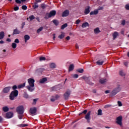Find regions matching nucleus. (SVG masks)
<instances>
[{
  "mask_svg": "<svg viewBox=\"0 0 129 129\" xmlns=\"http://www.w3.org/2000/svg\"><path fill=\"white\" fill-rule=\"evenodd\" d=\"M28 86H26L28 90L30 92H33L35 90V80L30 78L28 79Z\"/></svg>",
  "mask_w": 129,
  "mask_h": 129,
  "instance_id": "obj_1",
  "label": "nucleus"
},
{
  "mask_svg": "<svg viewBox=\"0 0 129 129\" xmlns=\"http://www.w3.org/2000/svg\"><path fill=\"white\" fill-rule=\"evenodd\" d=\"M120 90H121L120 85H117V87L114 88L110 93V96H114V95H116V94H117V93H118Z\"/></svg>",
  "mask_w": 129,
  "mask_h": 129,
  "instance_id": "obj_2",
  "label": "nucleus"
},
{
  "mask_svg": "<svg viewBox=\"0 0 129 129\" xmlns=\"http://www.w3.org/2000/svg\"><path fill=\"white\" fill-rule=\"evenodd\" d=\"M19 94V91L18 90H15L12 91L10 95V99L11 100H14L15 98L18 96Z\"/></svg>",
  "mask_w": 129,
  "mask_h": 129,
  "instance_id": "obj_3",
  "label": "nucleus"
},
{
  "mask_svg": "<svg viewBox=\"0 0 129 129\" xmlns=\"http://www.w3.org/2000/svg\"><path fill=\"white\" fill-rule=\"evenodd\" d=\"M16 111L19 114H23L24 113V106H19L16 108Z\"/></svg>",
  "mask_w": 129,
  "mask_h": 129,
  "instance_id": "obj_4",
  "label": "nucleus"
},
{
  "mask_svg": "<svg viewBox=\"0 0 129 129\" xmlns=\"http://www.w3.org/2000/svg\"><path fill=\"white\" fill-rule=\"evenodd\" d=\"M116 123L120 126L122 125V116H119L116 118Z\"/></svg>",
  "mask_w": 129,
  "mask_h": 129,
  "instance_id": "obj_5",
  "label": "nucleus"
},
{
  "mask_svg": "<svg viewBox=\"0 0 129 129\" xmlns=\"http://www.w3.org/2000/svg\"><path fill=\"white\" fill-rule=\"evenodd\" d=\"M82 79H84L88 84H89L90 85H92L93 83L92 82H90V79H89V78L86 77V76H83L82 78Z\"/></svg>",
  "mask_w": 129,
  "mask_h": 129,
  "instance_id": "obj_6",
  "label": "nucleus"
},
{
  "mask_svg": "<svg viewBox=\"0 0 129 129\" xmlns=\"http://www.w3.org/2000/svg\"><path fill=\"white\" fill-rule=\"evenodd\" d=\"M70 94H71V91H70V90H68L66 91V92L64 93L63 96L66 100H67V99L69 98Z\"/></svg>",
  "mask_w": 129,
  "mask_h": 129,
  "instance_id": "obj_7",
  "label": "nucleus"
},
{
  "mask_svg": "<svg viewBox=\"0 0 129 129\" xmlns=\"http://www.w3.org/2000/svg\"><path fill=\"white\" fill-rule=\"evenodd\" d=\"M90 114H91V111H89L85 116V118L86 119L88 123L90 122Z\"/></svg>",
  "mask_w": 129,
  "mask_h": 129,
  "instance_id": "obj_8",
  "label": "nucleus"
},
{
  "mask_svg": "<svg viewBox=\"0 0 129 129\" xmlns=\"http://www.w3.org/2000/svg\"><path fill=\"white\" fill-rule=\"evenodd\" d=\"M30 112L31 114H35V113L37 112V108H36V107L31 108Z\"/></svg>",
  "mask_w": 129,
  "mask_h": 129,
  "instance_id": "obj_9",
  "label": "nucleus"
},
{
  "mask_svg": "<svg viewBox=\"0 0 129 129\" xmlns=\"http://www.w3.org/2000/svg\"><path fill=\"white\" fill-rule=\"evenodd\" d=\"M11 88H12L11 87H7L5 88L3 90V92L4 93H9L11 90Z\"/></svg>",
  "mask_w": 129,
  "mask_h": 129,
  "instance_id": "obj_10",
  "label": "nucleus"
},
{
  "mask_svg": "<svg viewBox=\"0 0 129 129\" xmlns=\"http://www.w3.org/2000/svg\"><path fill=\"white\" fill-rule=\"evenodd\" d=\"M62 17H68L69 16V10H65L62 14Z\"/></svg>",
  "mask_w": 129,
  "mask_h": 129,
  "instance_id": "obj_11",
  "label": "nucleus"
},
{
  "mask_svg": "<svg viewBox=\"0 0 129 129\" xmlns=\"http://www.w3.org/2000/svg\"><path fill=\"white\" fill-rule=\"evenodd\" d=\"M14 115V113L12 112H9L6 113V117L7 118H11Z\"/></svg>",
  "mask_w": 129,
  "mask_h": 129,
  "instance_id": "obj_12",
  "label": "nucleus"
},
{
  "mask_svg": "<svg viewBox=\"0 0 129 129\" xmlns=\"http://www.w3.org/2000/svg\"><path fill=\"white\" fill-rule=\"evenodd\" d=\"M21 33V31L18 30V28H16L13 30V35H18Z\"/></svg>",
  "mask_w": 129,
  "mask_h": 129,
  "instance_id": "obj_13",
  "label": "nucleus"
},
{
  "mask_svg": "<svg viewBox=\"0 0 129 129\" xmlns=\"http://www.w3.org/2000/svg\"><path fill=\"white\" fill-rule=\"evenodd\" d=\"M49 16H50V18H52V17L56 16V11L53 10L52 11H50L49 13Z\"/></svg>",
  "mask_w": 129,
  "mask_h": 129,
  "instance_id": "obj_14",
  "label": "nucleus"
},
{
  "mask_svg": "<svg viewBox=\"0 0 129 129\" xmlns=\"http://www.w3.org/2000/svg\"><path fill=\"white\" fill-rule=\"evenodd\" d=\"M74 67H75L74 64H70L69 67V72L73 71V70H74Z\"/></svg>",
  "mask_w": 129,
  "mask_h": 129,
  "instance_id": "obj_15",
  "label": "nucleus"
},
{
  "mask_svg": "<svg viewBox=\"0 0 129 129\" xmlns=\"http://www.w3.org/2000/svg\"><path fill=\"white\" fill-rule=\"evenodd\" d=\"M100 29H99V28L97 27L94 30V34H99V33H100Z\"/></svg>",
  "mask_w": 129,
  "mask_h": 129,
  "instance_id": "obj_16",
  "label": "nucleus"
},
{
  "mask_svg": "<svg viewBox=\"0 0 129 129\" xmlns=\"http://www.w3.org/2000/svg\"><path fill=\"white\" fill-rule=\"evenodd\" d=\"M90 7L89 6H88L87 8L85 9V14L86 15L89 14V13H90Z\"/></svg>",
  "mask_w": 129,
  "mask_h": 129,
  "instance_id": "obj_17",
  "label": "nucleus"
},
{
  "mask_svg": "<svg viewBox=\"0 0 129 129\" xmlns=\"http://www.w3.org/2000/svg\"><path fill=\"white\" fill-rule=\"evenodd\" d=\"M24 40L25 42L27 43V42L29 41V40H30V36H29L28 35H25L24 36Z\"/></svg>",
  "mask_w": 129,
  "mask_h": 129,
  "instance_id": "obj_18",
  "label": "nucleus"
},
{
  "mask_svg": "<svg viewBox=\"0 0 129 129\" xmlns=\"http://www.w3.org/2000/svg\"><path fill=\"white\" fill-rule=\"evenodd\" d=\"M5 38V32L4 31H2L0 32V40H3Z\"/></svg>",
  "mask_w": 129,
  "mask_h": 129,
  "instance_id": "obj_19",
  "label": "nucleus"
},
{
  "mask_svg": "<svg viewBox=\"0 0 129 129\" xmlns=\"http://www.w3.org/2000/svg\"><path fill=\"white\" fill-rule=\"evenodd\" d=\"M105 82H107V80L106 79H101L100 80V83H101V84H104Z\"/></svg>",
  "mask_w": 129,
  "mask_h": 129,
  "instance_id": "obj_20",
  "label": "nucleus"
},
{
  "mask_svg": "<svg viewBox=\"0 0 129 129\" xmlns=\"http://www.w3.org/2000/svg\"><path fill=\"white\" fill-rule=\"evenodd\" d=\"M86 27H89V23H88V22H85L83 23L82 27L84 28H86Z\"/></svg>",
  "mask_w": 129,
  "mask_h": 129,
  "instance_id": "obj_21",
  "label": "nucleus"
},
{
  "mask_svg": "<svg viewBox=\"0 0 129 129\" xmlns=\"http://www.w3.org/2000/svg\"><path fill=\"white\" fill-rule=\"evenodd\" d=\"M50 67L52 69H54L56 68V64H55V63H54V62L51 63L50 64Z\"/></svg>",
  "mask_w": 129,
  "mask_h": 129,
  "instance_id": "obj_22",
  "label": "nucleus"
},
{
  "mask_svg": "<svg viewBox=\"0 0 129 129\" xmlns=\"http://www.w3.org/2000/svg\"><path fill=\"white\" fill-rule=\"evenodd\" d=\"M50 18H51V17L50 16V14L49 13H46L45 15V16H44L45 20H48V19H49Z\"/></svg>",
  "mask_w": 129,
  "mask_h": 129,
  "instance_id": "obj_23",
  "label": "nucleus"
},
{
  "mask_svg": "<svg viewBox=\"0 0 129 129\" xmlns=\"http://www.w3.org/2000/svg\"><path fill=\"white\" fill-rule=\"evenodd\" d=\"M9 107L8 106H5L3 108V110L4 112H8L9 111Z\"/></svg>",
  "mask_w": 129,
  "mask_h": 129,
  "instance_id": "obj_24",
  "label": "nucleus"
},
{
  "mask_svg": "<svg viewBox=\"0 0 129 129\" xmlns=\"http://www.w3.org/2000/svg\"><path fill=\"white\" fill-rule=\"evenodd\" d=\"M46 81H47V79L44 78H43L41 80H40L39 81V82L41 84H43V83H45V82H46Z\"/></svg>",
  "mask_w": 129,
  "mask_h": 129,
  "instance_id": "obj_25",
  "label": "nucleus"
},
{
  "mask_svg": "<svg viewBox=\"0 0 129 129\" xmlns=\"http://www.w3.org/2000/svg\"><path fill=\"white\" fill-rule=\"evenodd\" d=\"M117 36H118V33L115 32L113 34V40H115L116 39V37H117Z\"/></svg>",
  "mask_w": 129,
  "mask_h": 129,
  "instance_id": "obj_26",
  "label": "nucleus"
},
{
  "mask_svg": "<svg viewBox=\"0 0 129 129\" xmlns=\"http://www.w3.org/2000/svg\"><path fill=\"white\" fill-rule=\"evenodd\" d=\"M26 86V83H23V84L19 85L18 87L19 89L20 88H24V87Z\"/></svg>",
  "mask_w": 129,
  "mask_h": 129,
  "instance_id": "obj_27",
  "label": "nucleus"
},
{
  "mask_svg": "<svg viewBox=\"0 0 129 129\" xmlns=\"http://www.w3.org/2000/svg\"><path fill=\"white\" fill-rule=\"evenodd\" d=\"M104 62V61H101V60H99L96 62V63L97 64V65L100 66V65H102Z\"/></svg>",
  "mask_w": 129,
  "mask_h": 129,
  "instance_id": "obj_28",
  "label": "nucleus"
},
{
  "mask_svg": "<svg viewBox=\"0 0 129 129\" xmlns=\"http://www.w3.org/2000/svg\"><path fill=\"white\" fill-rule=\"evenodd\" d=\"M71 76L73 78L76 79L78 78L79 76L78 75V74H72Z\"/></svg>",
  "mask_w": 129,
  "mask_h": 129,
  "instance_id": "obj_29",
  "label": "nucleus"
},
{
  "mask_svg": "<svg viewBox=\"0 0 129 129\" xmlns=\"http://www.w3.org/2000/svg\"><path fill=\"white\" fill-rule=\"evenodd\" d=\"M98 14V10L94 11V12H91L90 13V15H97Z\"/></svg>",
  "mask_w": 129,
  "mask_h": 129,
  "instance_id": "obj_30",
  "label": "nucleus"
},
{
  "mask_svg": "<svg viewBox=\"0 0 129 129\" xmlns=\"http://www.w3.org/2000/svg\"><path fill=\"white\" fill-rule=\"evenodd\" d=\"M37 72H40V73H42V72H44V71H45V69L44 68H40L38 69L37 70Z\"/></svg>",
  "mask_w": 129,
  "mask_h": 129,
  "instance_id": "obj_31",
  "label": "nucleus"
},
{
  "mask_svg": "<svg viewBox=\"0 0 129 129\" xmlns=\"http://www.w3.org/2000/svg\"><path fill=\"white\" fill-rule=\"evenodd\" d=\"M77 72H79V73H83V72H84V70H83V69H78L77 70Z\"/></svg>",
  "mask_w": 129,
  "mask_h": 129,
  "instance_id": "obj_32",
  "label": "nucleus"
},
{
  "mask_svg": "<svg viewBox=\"0 0 129 129\" xmlns=\"http://www.w3.org/2000/svg\"><path fill=\"white\" fill-rule=\"evenodd\" d=\"M65 37V33H62L60 35L58 36L59 39H63Z\"/></svg>",
  "mask_w": 129,
  "mask_h": 129,
  "instance_id": "obj_33",
  "label": "nucleus"
},
{
  "mask_svg": "<svg viewBox=\"0 0 129 129\" xmlns=\"http://www.w3.org/2000/svg\"><path fill=\"white\" fill-rule=\"evenodd\" d=\"M119 75H120V76H125V73H124L122 70H121L119 72Z\"/></svg>",
  "mask_w": 129,
  "mask_h": 129,
  "instance_id": "obj_34",
  "label": "nucleus"
},
{
  "mask_svg": "<svg viewBox=\"0 0 129 129\" xmlns=\"http://www.w3.org/2000/svg\"><path fill=\"white\" fill-rule=\"evenodd\" d=\"M12 47L13 48V49H16V48H17V43L13 42L12 44Z\"/></svg>",
  "mask_w": 129,
  "mask_h": 129,
  "instance_id": "obj_35",
  "label": "nucleus"
},
{
  "mask_svg": "<svg viewBox=\"0 0 129 129\" xmlns=\"http://www.w3.org/2000/svg\"><path fill=\"white\" fill-rule=\"evenodd\" d=\"M43 31V27H40L37 30V34H39L40 32H42Z\"/></svg>",
  "mask_w": 129,
  "mask_h": 129,
  "instance_id": "obj_36",
  "label": "nucleus"
},
{
  "mask_svg": "<svg viewBox=\"0 0 129 129\" xmlns=\"http://www.w3.org/2000/svg\"><path fill=\"white\" fill-rule=\"evenodd\" d=\"M67 26H68L67 23H66V24L62 25L61 27V30H64V29H65V28H67Z\"/></svg>",
  "mask_w": 129,
  "mask_h": 129,
  "instance_id": "obj_37",
  "label": "nucleus"
},
{
  "mask_svg": "<svg viewBox=\"0 0 129 129\" xmlns=\"http://www.w3.org/2000/svg\"><path fill=\"white\" fill-rule=\"evenodd\" d=\"M97 115H102V110L99 109L98 110Z\"/></svg>",
  "mask_w": 129,
  "mask_h": 129,
  "instance_id": "obj_38",
  "label": "nucleus"
},
{
  "mask_svg": "<svg viewBox=\"0 0 129 129\" xmlns=\"http://www.w3.org/2000/svg\"><path fill=\"white\" fill-rule=\"evenodd\" d=\"M52 22H53V24H54V25H55V26H58V25H59V22H58V21H57L56 20H53Z\"/></svg>",
  "mask_w": 129,
  "mask_h": 129,
  "instance_id": "obj_39",
  "label": "nucleus"
},
{
  "mask_svg": "<svg viewBox=\"0 0 129 129\" xmlns=\"http://www.w3.org/2000/svg\"><path fill=\"white\" fill-rule=\"evenodd\" d=\"M45 60H46V57L44 56H41L39 58L40 61H45Z\"/></svg>",
  "mask_w": 129,
  "mask_h": 129,
  "instance_id": "obj_40",
  "label": "nucleus"
},
{
  "mask_svg": "<svg viewBox=\"0 0 129 129\" xmlns=\"http://www.w3.org/2000/svg\"><path fill=\"white\" fill-rule=\"evenodd\" d=\"M30 21H33V20H35V16L34 15H32L29 17Z\"/></svg>",
  "mask_w": 129,
  "mask_h": 129,
  "instance_id": "obj_41",
  "label": "nucleus"
},
{
  "mask_svg": "<svg viewBox=\"0 0 129 129\" xmlns=\"http://www.w3.org/2000/svg\"><path fill=\"white\" fill-rule=\"evenodd\" d=\"M22 10H24V11H26L27 9H28V7L26 6V5H23L22 6Z\"/></svg>",
  "mask_w": 129,
  "mask_h": 129,
  "instance_id": "obj_42",
  "label": "nucleus"
},
{
  "mask_svg": "<svg viewBox=\"0 0 129 129\" xmlns=\"http://www.w3.org/2000/svg\"><path fill=\"white\" fill-rule=\"evenodd\" d=\"M21 127H25V126H28V124H21L20 125Z\"/></svg>",
  "mask_w": 129,
  "mask_h": 129,
  "instance_id": "obj_43",
  "label": "nucleus"
},
{
  "mask_svg": "<svg viewBox=\"0 0 129 129\" xmlns=\"http://www.w3.org/2000/svg\"><path fill=\"white\" fill-rule=\"evenodd\" d=\"M82 113L86 114V113H87V110H84L81 113L79 114V115H80V114H82Z\"/></svg>",
  "mask_w": 129,
  "mask_h": 129,
  "instance_id": "obj_44",
  "label": "nucleus"
},
{
  "mask_svg": "<svg viewBox=\"0 0 129 129\" xmlns=\"http://www.w3.org/2000/svg\"><path fill=\"white\" fill-rule=\"evenodd\" d=\"M14 43H16L17 44H19V43H20V40H19V39L16 38L15 41H14Z\"/></svg>",
  "mask_w": 129,
  "mask_h": 129,
  "instance_id": "obj_45",
  "label": "nucleus"
},
{
  "mask_svg": "<svg viewBox=\"0 0 129 129\" xmlns=\"http://www.w3.org/2000/svg\"><path fill=\"white\" fill-rule=\"evenodd\" d=\"M118 106H122V103L119 101L117 102Z\"/></svg>",
  "mask_w": 129,
  "mask_h": 129,
  "instance_id": "obj_46",
  "label": "nucleus"
},
{
  "mask_svg": "<svg viewBox=\"0 0 129 129\" xmlns=\"http://www.w3.org/2000/svg\"><path fill=\"white\" fill-rule=\"evenodd\" d=\"M125 9H126V10H129V4H126L125 6Z\"/></svg>",
  "mask_w": 129,
  "mask_h": 129,
  "instance_id": "obj_47",
  "label": "nucleus"
},
{
  "mask_svg": "<svg viewBox=\"0 0 129 129\" xmlns=\"http://www.w3.org/2000/svg\"><path fill=\"white\" fill-rule=\"evenodd\" d=\"M41 8L44 10V9H46V8H47V6L46 5L42 4L41 5Z\"/></svg>",
  "mask_w": 129,
  "mask_h": 129,
  "instance_id": "obj_48",
  "label": "nucleus"
},
{
  "mask_svg": "<svg viewBox=\"0 0 129 129\" xmlns=\"http://www.w3.org/2000/svg\"><path fill=\"white\" fill-rule=\"evenodd\" d=\"M55 99L57 100V99H59L60 98V96L59 95H56L55 97Z\"/></svg>",
  "mask_w": 129,
  "mask_h": 129,
  "instance_id": "obj_49",
  "label": "nucleus"
},
{
  "mask_svg": "<svg viewBox=\"0 0 129 129\" xmlns=\"http://www.w3.org/2000/svg\"><path fill=\"white\" fill-rule=\"evenodd\" d=\"M51 101L52 102H54L55 101V100H56V98H55V97H52L51 99H50Z\"/></svg>",
  "mask_w": 129,
  "mask_h": 129,
  "instance_id": "obj_50",
  "label": "nucleus"
},
{
  "mask_svg": "<svg viewBox=\"0 0 129 129\" xmlns=\"http://www.w3.org/2000/svg\"><path fill=\"white\" fill-rule=\"evenodd\" d=\"M15 2L16 3H17V4H22V2L20 0H16Z\"/></svg>",
  "mask_w": 129,
  "mask_h": 129,
  "instance_id": "obj_51",
  "label": "nucleus"
},
{
  "mask_svg": "<svg viewBox=\"0 0 129 129\" xmlns=\"http://www.w3.org/2000/svg\"><path fill=\"white\" fill-rule=\"evenodd\" d=\"M80 22H81L80 20L78 19L76 21V24H77V25H78L79 24V23H80Z\"/></svg>",
  "mask_w": 129,
  "mask_h": 129,
  "instance_id": "obj_52",
  "label": "nucleus"
},
{
  "mask_svg": "<svg viewBox=\"0 0 129 129\" xmlns=\"http://www.w3.org/2000/svg\"><path fill=\"white\" fill-rule=\"evenodd\" d=\"M18 117H19V119H22V118H23V114L19 115Z\"/></svg>",
  "mask_w": 129,
  "mask_h": 129,
  "instance_id": "obj_53",
  "label": "nucleus"
},
{
  "mask_svg": "<svg viewBox=\"0 0 129 129\" xmlns=\"http://www.w3.org/2000/svg\"><path fill=\"white\" fill-rule=\"evenodd\" d=\"M33 8H34V9H37V8H39V6L38 5H34L33 6Z\"/></svg>",
  "mask_w": 129,
  "mask_h": 129,
  "instance_id": "obj_54",
  "label": "nucleus"
},
{
  "mask_svg": "<svg viewBox=\"0 0 129 129\" xmlns=\"http://www.w3.org/2000/svg\"><path fill=\"white\" fill-rule=\"evenodd\" d=\"M103 7H99L98 8V11H101V10H103Z\"/></svg>",
  "mask_w": 129,
  "mask_h": 129,
  "instance_id": "obj_55",
  "label": "nucleus"
},
{
  "mask_svg": "<svg viewBox=\"0 0 129 129\" xmlns=\"http://www.w3.org/2000/svg\"><path fill=\"white\" fill-rule=\"evenodd\" d=\"M25 22H23L22 23V29H24V27L25 26Z\"/></svg>",
  "mask_w": 129,
  "mask_h": 129,
  "instance_id": "obj_56",
  "label": "nucleus"
},
{
  "mask_svg": "<svg viewBox=\"0 0 129 129\" xmlns=\"http://www.w3.org/2000/svg\"><path fill=\"white\" fill-rule=\"evenodd\" d=\"M17 88H18V87H17L16 85L13 86V89L14 90L17 89Z\"/></svg>",
  "mask_w": 129,
  "mask_h": 129,
  "instance_id": "obj_57",
  "label": "nucleus"
},
{
  "mask_svg": "<svg viewBox=\"0 0 129 129\" xmlns=\"http://www.w3.org/2000/svg\"><path fill=\"white\" fill-rule=\"evenodd\" d=\"M14 11H19V7H16L14 8Z\"/></svg>",
  "mask_w": 129,
  "mask_h": 129,
  "instance_id": "obj_58",
  "label": "nucleus"
},
{
  "mask_svg": "<svg viewBox=\"0 0 129 129\" xmlns=\"http://www.w3.org/2000/svg\"><path fill=\"white\" fill-rule=\"evenodd\" d=\"M121 24H122V25H123V26H124V25H125V20H123L122 21Z\"/></svg>",
  "mask_w": 129,
  "mask_h": 129,
  "instance_id": "obj_59",
  "label": "nucleus"
},
{
  "mask_svg": "<svg viewBox=\"0 0 129 129\" xmlns=\"http://www.w3.org/2000/svg\"><path fill=\"white\" fill-rule=\"evenodd\" d=\"M128 64V62H124V66H125L126 67H127Z\"/></svg>",
  "mask_w": 129,
  "mask_h": 129,
  "instance_id": "obj_60",
  "label": "nucleus"
},
{
  "mask_svg": "<svg viewBox=\"0 0 129 129\" xmlns=\"http://www.w3.org/2000/svg\"><path fill=\"white\" fill-rule=\"evenodd\" d=\"M36 102H37V99H33V103L36 104Z\"/></svg>",
  "mask_w": 129,
  "mask_h": 129,
  "instance_id": "obj_61",
  "label": "nucleus"
},
{
  "mask_svg": "<svg viewBox=\"0 0 129 129\" xmlns=\"http://www.w3.org/2000/svg\"><path fill=\"white\" fill-rule=\"evenodd\" d=\"M36 19L37 20V21H38V22L39 23H40L41 21H40V18L39 17H36Z\"/></svg>",
  "mask_w": 129,
  "mask_h": 129,
  "instance_id": "obj_62",
  "label": "nucleus"
},
{
  "mask_svg": "<svg viewBox=\"0 0 129 129\" xmlns=\"http://www.w3.org/2000/svg\"><path fill=\"white\" fill-rule=\"evenodd\" d=\"M109 92H110V91H109V90H106L105 91V93H106V94L109 93Z\"/></svg>",
  "mask_w": 129,
  "mask_h": 129,
  "instance_id": "obj_63",
  "label": "nucleus"
},
{
  "mask_svg": "<svg viewBox=\"0 0 129 129\" xmlns=\"http://www.w3.org/2000/svg\"><path fill=\"white\" fill-rule=\"evenodd\" d=\"M3 120H4V119L3 117H2V116H0V122H2Z\"/></svg>",
  "mask_w": 129,
  "mask_h": 129,
  "instance_id": "obj_64",
  "label": "nucleus"
}]
</instances>
